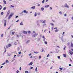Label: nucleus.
I'll return each mask as SVG.
<instances>
[{
    "instance_id": "obj_25",
    "label": "nucleus",
    "mask_w": 73,
    "mask_h": 73,
    "mask_svg": "<svg viewBox=\"0 0 73 73\" xmlns=\"http://www.w3.org/2000/svg\"><path fill=\"white\" fill-rule=\"evenodd\" d=\"M7 9V8L6 7H4L3 9V10H5V9Z\"/></svg>"
},
{
    "instance_id": "obj_18",
    "label": "nucleus",
    "mask_w": 73,
    "mask_h": 73,
    "mask_svg": "<svg viewBox=\"0 0 73 73\" xmlns=\"http://www.w3.org/2000/svg\"><path fill=\"white\" fill-rule=\"evenodd\" d=\"M37 25H38V27H40V23H38Z\"/></svg>"
},
{
    "instance_id": "obj_54",
    "label": "nucleus",
    "mask_w": 73,
    "mask_h": 73,
    "mask_svg": "<svg viewBox=\"0 0 73 73\" xmlns=\"http://www.w3.org/2000/svg\"><path fill=\"white\" fill-rule=\"evenodd\" d=\"M50 55H49V54H48V55L47 56V57H49V56Z\"/></svg>"
},
{
    "instance_id": "obj_60",
    "label": "nucleus",
    "mask_w": 73,
    "mask_h": 73,
    "mask_svg": "<svg viewBox=\"0 0 73 73\" xmlns=\"http://www.w3.org/2000/svg\"><path fill=\"white\" fill-rule=\"evenodd\" d=\"M59 13L60 14H62V13L61 12H59Z\"/></svg>"
},
{
    "instance_id": "obj_42",
    "label": "nucleus",
    "mask_w": 73,
    "mask_h": 73,
    "mask_svg": "<svg viewBox=\"0 0 73 73\" xmlns=\"http://www.w3.org/2000/svg\"><path fill=\"white\" fill-rule=\"evenodd\" d=\"M39 58L40 59V58H41V56H39Z\"/></svg>"
},
{
    "instance_id": "obj_48",
    "label": "nucleus",
    "mask_w": 73,
    "mask_h": 73,
    "mask_svg": "<svg viewBox=\"0 0 73 73\" xmlns=\"http://www.w3.org/2000/svg\"><path fill=\"white\" fill-rule=\"evenodd\" d=\"M43 41H45V38H43Z\"/></svg>"
},
{
    "instance_id": "obj_46",
    "label": "nucleus",
    "mask_w": 73,
    "mask_h": 73,
    "mask_svg": "<svg viewBox=\"0 0 73 73\" xmlns=\"http://www.w3.org/2000/svg\"><path fill=\"white\" fill-rule=\"evenodd\" d=\"M2 8H3V7L1 6V8H0V11L1 10V9H2Z\"/></svg>"
},
{
    "instance_id": "obj_26",
    "label": "nucleus",
    "mask_w": 73,
    "mask_h": 73,
    "mask_svg": "<svg viewBox=\"0 0 73 73\" xmlns=\"http://www.w3.org/2000/svg\"><path fill=\"white\" fill-rule=\"evenodd\" d=\"M46 22V21L44 20V21L42 23V24H44V23H45Z\"/></svg>"
},
{
    "instance_id": "obj_34",
    "label": "nucleus",
    "mask_w": 73,
    "mask_h": 73,
    "mask_svg": "<svg viewBox=\"0 0 73 73\" xmlns=\"http://www.w3.org/2000/svg\"><path fill=\"white\" fill-rule=\"evenodd\" d=\"M40 39H41L40 38H38L37 39V40L38 41H40Z\"/></svg>"
},
{
    "instance_id": "obj_53",
    "label": "nucleus",
    "mask_w": 73,
    "mask_h": 73,
    "mask_svg": "<svg viewBox=\"0 0 73 73\" xmlns=\"http://www.w3.org/2000/svg\"><path fill=\"white\" fill-rule=\"evenodd\" d=\"M3 34H2V35H1V37H3Z\"/></svg>"
},
{
    "instance_id": "obj_47",
    "label": "nucleus",
    "mask_w": 73,
    "mask_h": 73,
    "mask_svg": "<svg viewBox=\"0 0 73 73\" xmlns=\"http://www.w3.org/2000/svg\"><path fill=\"white\" fill-rule=\"evenodd\" d=\"M58 58L59 59H60V56H58Z\"/></svg>"
},
{
    "instance_id": "obj_51",
    "label": "nucleus",
    "mask_w": 73,
    "mask_h": 73,
    "mask_svg": "<svg viewBox=\"0 0 73 73\" xmlns=\"http://www.w3.org/2000/svg\"><path fill=\"white\" fill-rule=\"evenodd\" d=\"M46 31H47V29H45V30H44V32H46Z\"/></svg>"
},
{
    "instance_id": "obj_12",
    "label": "nucleus",
    "mask_w": 73,
    "mask_h": 73,
    "mask_svg": "<svg viewBox=\"0 0 73 73\" xmlns=\"http://www.w3.org/2000/svg\"><path fill=\"white\" fill-rule=\"evenodd\" d=\"M33 64V62H31L29 64V65H32Z\"/></svg>"
},
{
    "instance_id": "obj_15",
    "label": "nucleus",
    "mask_w": 73,
    "mask_h": 73,
    "mask_svg": "<svg viewBox=\"0 0 73 73\" xmlns=\"http://www.w3.org/2000/svg\"><path fill=\"white\" fill-rule=\"evenodd\" d=\"M41 11H44V8L43 7H42L41 8Z\"/></svg>"
},
{
    "instance_id": "obj_10",
    "label": "nucleus",
    "mask_w": 73,
    "mask_h": 73,
    "mask_svg": "<svg viewBox=\"0 0 73 73\" xmlns=\"http://www.w3.org/2000/svg\"><path fill=\"white\" fill-rule=\"evenodd\" d=\"M3 2L5 4H7V2H6V1H5V0H3Z\"/></svg>"
},
{
    "instance_id": "obj_30",
    "label": "nucleus",
    "mask_w": 73,
    "mask_h": 73,
    "mask_svg": "<svg viewBox=\"0 0 73 73\" xmlns=\"http://www.w3.org/2000/svg\"><path fill=\"white\" fill-rule=\"evenodd\" d=\"M1 15H4V12H2L1 13Z\"/></svg>"
},
{
    "instance_id": "obj_14",
    "label": "nucleus",
    "mask_w": 73,
    "mask_h": 73,
    "mask_svg": "<svg viewBox=\"0 0 73 73\" xmlns=\"http://www.w3.org/2000/svg\"><path fill=\"white\" fill-rule=\"evenodd\" d=\"M11 54L8 53L7 54V56H11Z\"/></svg>"
},
{
    "instance_id": "obj_35",
    "label": "nucleus",
    "mask_w": 73,
    "mask_h": 73,
    "mask_svg": "<svg viewBox=\"0 0 73 73\" xmlns=\"http://www.w3.org/2000/svg\"><path fill=\"white\" fill-rule=\"evenodd\" d=\"M1 65H5V62L3 63Z\"/></svg>"
},
{
    "instance_id": "obj_27",
    "label": "nucleus",
    "mask_w": 73,
    "mask_h": 73,
    "mask_svg": "<svg viewBox=\"0 0 73 73\" xmlns=\"http://www.w3.org/2000/svg\"><path fill=\"white\" fill-rule=\"evenodd\" d=\"M44 43L45 44H48V42H46V41H45L44 42Z\"/></svg>"
},
{
    "instance_id": "obj_24",
    "label": "nucleus",
    "mask_w": 73,
    "mask_h": 73,
    "mask_svg": "<svg viewBox=\"0 0 73 73\" xmlns=\"http://www.w3.org/2000/svg\"><path fill=\"white\" fill-rule=\"evenodd\" d=\"M64 57H66V55L65 54H63Z\"/></svg>"
},
{
    "instance_id": "obj_23",
    "label": "nucleus",
    "mask_w": 73,
    "mask_h": 73,
    "mask_svg": "<svg viewBox=\"0 0 73 73\" xmlns=\"http://www.w3.org/2000/svg\"><path fill=\"white\" fill-rule=\"evenodd\" d=\"M27 32L29 34H31V32L30 31H28Z\"/></svg>"
},
{
    "instance_id": "obj_38",
    "label": "nucleus",
    "mask_w": 73,
    "mask_h": 73,
    "mask_svg": "<svg viewBox=\"0 0 73 73\" xmlns=\"http://www.w3.org/2000/svg\"><path fill=\"white\" fill-rule=\"evenodd\" d=\"M28 73V71H25V73Z\"/></svg>"
},
{
    "instance_id": "obj_7",
    "label": "nucleus",
    "mask_w": 73,
    "mask_h": 73,
    "mask_svg": "<svg viewBox=\"0 0 73 73\" xmlns=\"http://www.w3.org/2000/svg\"><path fill=\"white\" fill-rule=\"evenodd\" d=\"M9 13H10V12L9 11H8V12H7L6 17H7L8 16V15H9Z\"/></svg>"
},
{
    "instance_id": "obj_50",
    "label": "nucleus",
    "mask_w": 73,
    "mask_h": 73,
    "mask_svg": "<svg viewBox=\"0 0 73 73\" xmlns=\"http://www.w3.org/2000/svg\"><path fill=\"white\" fill-rule=\"evenodd\" d=\"M19 50H20V48L19 47H18V51H19Z\"/></svg>"
},
{
    "instance_id": "obj_29",
    "label": "nucleus",
    "mask_w": 73,
    "mask_h": 73,
    "mask_svg": "<svg viewBox=\"0 0 73 73\" xmlns=\"http://www.w3.org/2000/svg\"><path fill=\"white\" fill-rule=\"evenodd\" d=\"M66 48V46H64V50H65V48Z\"/></svg>"
},
{
    "instance_id": "obj_56",
    "label": "nucleus",
    "mask_w": 73,
    "mask_h": 73,
    "mask_svg": "<svg viewBox=\"0 0 73 73\" xmlns=\"http://www.w3.org/2000/svg\"><path fill=\"white\" fill-rule=\"evenodd\" d=\"M46 25V24L44 23L43 25V26L44 27V26H45V25Z\"/></svg>"
},
{
    "instance_id": "obj_17",
    "label": "nucleus",
    "mask_w": 73,
    "mask_h": 73,
    "mask_svg": "<svg viewBox=\"0 0 73 73\" xmlns=\"http://www.w3.org/2000/svg\"><path fill=\"white\" fill-rule=\"evenodd\" d=\"M34 53H35V54H37V53H38L39 52H35L34 51Z\"/></svg>"
},
{
    "instance_id": "obj_20",
    "label": "nucleus",
    "mask_w": 73,
    "mask_h": 73,
    "mask_svg": "<svg viewBox=\"0 0 73 73\" xmlns=\"http://www.w3.org/2000/svg\"><path fill=\"white\" fill-rule=\"evenodd\" d=\"M71 47H73V44L72 42L71 43Z\"/></svg>"
},
{
    "instance_id": "obj_16",
    "label": "nucleus",
    "mask_w": 73,
    "mask_h": 73,
    "mask_svg": "<svg viewBox=\"0 0 73 73\" xmlns=\"http://www.w3.org/2000/svg\"><path fill=\"white\" fill-rule=\"evenodd\" d=\"M35 6L32 7L31 8L32 9H35Z\"/></svg>"
},
{
    "instance_id": "obj_57",
    "label": "nucleus",
    "mask_w": 73,
    "mask_h": 73,
    "mask_svg": "<svg viewBox=\"0 0 73 73\" xmlns=\"http://www.w3.org/2000/svg\"><path fill=\"white\" fill-rule=\"evenodd\" d=\"M22 13H23V11L20 14L21 15V14H22Z\"/></svg>"
},
{
    "instance_id": "obj_63",
    "label": "nucleus",
    "mask_w": 73,
    "mask_h": 73,
    "mask_svg": "<svg viewBox=\"0 0 73 73\" xmlns=\"http://www.w3.org/2000/svg\"><path fill=\"white\" fill-rule=\"evenodd\" d=\"M72 59H70V62H72Z\"/></svg>"
},
{
    "instance_id": "obj_45",
    "label": "nucleus",
    "mask_w": 73,
    "mask_h": 73,
    "mask_svg": "<svg viewBox=\"0 0 73 73\" xmlns=\"http://www.w3.org/2000/svg\"><path fill=\"white\" fill-rule=\"evenodd\" d=\"M18 53L19 54H21V51H20Z\"/></svg>"
},
{
    "instance_id": "obj_19",
    "label": "nucleus",
    "mask_w": 73,
    "mask_h": 73,
    "mask_svg": "<svg viewBox=\"0 0 73 73\" xmlns=\"http://www.w3.org/2000/svg\"><path fill=\"white\" fill-rule=\"evenodd\" d=\"M17 57H20L21 56V55L20 54H18L17 55Z\"/></svg>"
},
{
    "instance_id": "obj_58",
    "label": "nucleus",
    "mask_w": 73,
    "mask_h": 73,
    "mask_svg": "<svg viewBox=\"0 0 73 73\" xmlns=\"http://www.w3.org/2000/svg\"><path fill=\"white\" fill-rule=\"evenodd\" d=\"M19 70H17V73H19Z\"/></svg>"
},
{
    "instance_id": "obj_52",
    "label": "nucleus",
    "mask_w": 73,
    "mask_h": 73,
    "mask_svg": "<svg viewBox=\"0 0 73 73\" xmlns=\"http://www.w3.org/2000/svg\"><path fill=\"white\" fill-rule=\"evenodd\" d=\"M64 16H65V17H66V14H65L64 15Z\"/></svg>"
},
{
    "instance_id": "obj_37",
    "label": "nucleus",
    "mask_w": 73,
    "mask_h": 73,
    "mask_svg": "<svg viewBox=\"0 0 73 73\" xmlns=\"http://www.w3.org/2000/svg\"><path fill=\"white\" fill-rule=\"evenodd\" d=\"M44 2H45V0H43L42 1V3H44Z\"/></svg>"
},
{
    "instance_id": "obj_22",
    "label": "nucleus",
    "mask_w": 73,
    "mask_h": 73,
    "mask_svg": "<svg viewBox=\"0 0 73 73\" xmlns=\"http://www.w3.org/2000/svg\"><path fill=\"white\" fill-rule=\"evenodd\" d=\"M34 16L35 17L36 16H37V13H36V12H35V14Z\"/></svg>"
},
{
    "instance_id": "obj_1",
    "label": "nucleus",
    "mask_w": 73,
    "mask_h": 73,
    "mask_svg": "<svg viewBox=\"0 0 73 73\" xmlns=\"http://www.w3.org/2000/svg\"><path fill=\"white\" fill-rule=\"evenodd\" d=\"M38 35V33H35L33 35H32V37H35Z\"/></svg>"
},
{
    "instance_id": "obj_32",
    "label": "nucleus",
    "mask_w": 73,
    "mask_h": 73,
    "mask_svg": "<svg viewBox=\"0 0 73 73\" xmlns=\"http://www.w3.org/2000/svg\"><path fill=\"white\" fill-rule=\"evenodd\" d=\"M4 49H5V52H6V48H5V47H4Z\"/></svg>"
},
{
    "instance_id": "obj_62",
    "label": "nucleus",
    "mask_w": 73,
    "mask_h": 73,
    "mask_svg": "<svg viewBox=\"0 0 73 73\" xmlns=\"http://www.w3.org/2000/svg\"><path fill=\"white\" fill-rule=\"evenodd\" d=\"M3 66H1V67H0V68L1 69V68H3Z\"/></svg>"
},
{
    "instance_id": "obj_59",
    "label": "nucleus",
    "mask_w": 73,
    "mask_h": 73,
    "mask_svg": "<svg viewBox=\"0 0 73 73\" xmlns=\"http://www.w3.org/2000/svg\"><path fill=\"white\" fill-rule=\"evenodd\" d=\"M44 51V49L42 48V52Z\"/></svg>"
},
{
    "instance_id": "obj_49",
    "label": "nucleus",
    "mask_w": 73,
    "mask_h": 73,
    "mask_svg": "<svg viewBox=\"0 0 73 73\" xmlns=\"http://www.w3.org/2000/svg\"><path fill=\"white\" fill-rule=\"evenodd\" d=\"M15 45H17V43L16 42H15L14 43Z\"/></svg>"
},
{
    "instance_id": "obj_61",
    "label": "nucleus",
    "mask_w": 73,
    "mask_h": 73,
    "mask_svg": "<svg viewBox=\"0 0 73 73\" xmlns=\"http://www.w3.org/2000/svg\"><path fill=\"white\" fill-rule=\"evenodd\" d=\"M39 21H40L41 22H42V21H42V20H40Z\"/></svg>"
},
{
    "instance_id": "obj_11",
    "label": "nucleus",
    "mask_w": 73,
    "mask_h": 73,
    "mask_svg": "<svg viewBox=\"0 0 73 73\" xmlns=\"http://www.w3.org/2000/svg\"><path fill=\"white\" fill-rule=\"evenodd\" d=\"M23 12L24 13H28V11L26 10H24Z\"/></svg>"
},
{
    "instance_id": "obj_43",
    "label": "nucleus",
    "mask_w": 73,
    "mask_h": 73,
    "mask_svg": "<svg viewBox=\"0 0 73 73\" xmlns=\"http://www.w3.org/2000/svg\"><path fill=\"white\" fill-rule=\"evenodd\" d=\"M62 69H63V68H60L59 69L60 70H62Z\"/></svg>"
},
{
    "instance_id": "obj_44",
    "label": "nucleus",
    "mask_w": 73,
    "mask_h": 73,
    "mask_svg": "<svg viewBox=\"0 0 73 73\" xmlns=\"http://www.w3.org/2000/svg\"><path fill=\"white\" fill-rule=\"evenodd\" d=\"M19 20H18L17 21H16V23H17V22H19Z\"/></svg>"
},
{
    "instance_id": "obj_55",
    "label": "nucleus",
    "mask_w": 73,
    "mask_h": 73,
    "mask_svg": "<svg viewBox=\"0 0 73 73\" xmlns=\"http://www.w3.org/2000/svg\"><path fill=\"white\" fill-rule=\"evenodd\" d=\"M39 21H40V20L37 21V23H38L39 22Z\"/></svg>"
},
{
    "instance_id": "obj_5",
    "label": "nucleus",
    "mask_w": 73,
    "mask_h": 73,
    "mask_svg": "<svg viewBox=\"0 0 73 73\" xmlns=\"http://www.w3.org/2000/svg\"><path fill=\"white\" fill-rule=\"evenodd\" d=\"M4 27H5L7 25V20H4Z\"/></svg>"
},
{
    "instance_id": "obj_39",
    "label": "nucleus",
    "mask_w": 73,
    "mask_h": 73,
    "mask_svg": "<svg viewBox=\"0 0 73 73\" xmlns=\"http://www.w3.org/2000/svg\"><path fill=\"white\" fill-rule=\"evenodd\" d=\"M16 37H17L19 38V36L18 35H17Z\"/></svg>"
},
{
    "instance_id": "obj_3",
    "label": "nucleus",
    "mask_w": 73,
    "mask_h": 73,
    "mask_svg": "<svg viewBox=\"0 0 73 73\" xmlns=\"http://www.w3.org/2000/svg\"><path fill=\"white\" fill-rule=\"evenodd\" d=\"M12 46V45L11 44H8V45H7L6 48L7 49L8 48V47H11Z\"/></svg>"
},
{
    "instance_id": "obj_31",
    "label": "nucleus",
    "mask_w": 73,
    "mask_h": 73,
    "mask_svg": "<svg viewBox=\"0 0 73 73\" xmlns=\"http://www.w3.org/2000/svg\"><path fill=\"white\" fill-rule=\"evenodd\" d=\"M9 62L8 61V60H7L5 62L6 63H8Z\"/></svg>"
},
{
    "instance_id": "obj_21",
    "label": "nucleus",
    "mask_w": 73,
    "mask_h": 73,
    "mask_svg": "<svg viewBox=\"0 0 73 73\" xmlns=\"http://www.w3.org/2000/svg\"><path fill=\"white\" fill-rule=\"evenodd\" d=\"M49 5H46L45 6V8H48V7H49Z\"/></svg>"
},
{
    "instance_id": "obj_28",
    "label": "nucleus",
    "mask_w": 73,
    "mask_h": 73,
    "mask_svg": "<svg viewBox=\"0 0 73 73\" xmlns=\"http://www.w3.org/2000/svg\"><path fill=\"white\" fill-rule=\"evenodd\" d=\"M37 67H36V68H35V71L37 72Z\"/></svg>"
},
{
    "instance_id": "obj_40",
    "label": "nucleus",
    "mask_w": 73,
    "mask_h": 73,
    "mask_svg": "<svg viewBox=\"0 0 73 73\" xmlns=\"http://www.w3.org/2000/svg\"><path fill=\"white\" fill-rule=\"evenodd\" d=\"M61 38V40L62 41H64V40H63V39H62V38Z\"/></svg>"
},
{
    "instance_id": "obj_36",
    "label": "nucleus",
    "mask_w": 73,
    "mask_h": 73,
    "mask_svg": "<svg viewBox=\"0 0 73 73\" xmlns=\"http://www.w3.org/2000/svg\"><path fill=\"white\" fill-rule=\"evenodd\" d=\"M50 25H52L53 26L54 25L53 23H50Z\"/></svg>"
},
{
    "instance_id": "obj_64",
    "label": "nucleus",
    "mask_w": 73,
    "mask_h": 73,
    "mask_svg": "<svg viewBox=\"0 0 73 73\" xmlns=\"http://www.w3.org/2000/svg\"><path fill=\"white\" fill-rule=\"evenodd\" d=\"M17 17H18V16H17L15 17V18H17Z\"/></svg>"
},
{
    "instance_id": "obj_4",
    "label": "nucleus",
    "mask_w": 73,
    "mask_h": 73,
    "mask_svg": "<svg viewBox=\"0 0 73 73\" xmlns=\"http://www.w3.org/2000/svg\"><path fill=\"white\" fill-rule=\"evenodd\" d=\"M64 7L65 8H67L68 9H69V5H68V4H67L66 3L65 4Z\"/></svg>"
},
{
    "instance_id": "obj_2",
    "label": "nucleus",
    "mask_w": 73,
    "mask_h": 73,
    "mask_svg": "<svg viewBox=\"0 0 73 73\" xmlns=\"http://www.w3.org/2000/svg\"><path fill=\"white\" fill-rule=\"evenodd\" d=\"M13 15H14V14H13V13H11V14L9 16L8 18V19H11V18L12 17V16H13Z\"/></svg>"
},
{
    "instance_id": "obj_33",
    "label": "nucleus",
    "mask_w": 73,
    "mask_h": 73,
    "mask_svg": "<svg viewBox=\"0 0 73 73\" xmlns=\"http://www.w3.org/2000/svg\"><path fill=\"white\" fill-rule=\"evenodd\" d=\"M15 34V32H13L12 33V35H13Z\"/></svg>"
},
{
    "instance_id": "obj_8",
    "label": "nucleus",
    "mask_w": 73,
    "mask_h": 73,
    "mask_svg": "<svg viewBox=\"0 0 73 73\" xmlns=\"http://www.w3.org/2000/svg\"><path fill=\"white\" fill-rule=\"evenodd\" d=\"M69 52L70 53V54H71V55H72V54H73V52H72V51H70Z\"/></svg>"
},
{
    "instance_id": "obj_41",
    "label": "nucleus",
    "mask_w": 73,
    "mask_h": 73,
    "mask_svg": "<svg viewBox=\"0 0 73 73\" xmlns=\"http://www.w3.org/2000/svg\"><path fill=\"white\" fill-rule=\"evenodd\" d=\"M55 31L56 32H58V30L57 29H56L55 30Z\"/></svg>"
},
{
    "instance_id": "obj_9",
    "label": "nucleus",
    "mask_w": 73,
    "mask_h": 73,
    "mask_svg": "<svg viewBox=\"0 0 73 73\" xmlns=\"http://www.w3.org/2000/svg\"><path fill=\"white\" fill-rule=\"evenodd\" d=\"M30 42V40H28L26 42V44H28Z\"/></svg>"
},
{
    "instance_id": "obj_13",
    "label": "nucleus",
    "mask_w": 73,
    "mask_h": 73,
    "mask_svg": "<svg viewBox=\"0 0 73 73\" xmlns=\"http://www.w3.org/2000/svg\"><path fill=\"white\" fill-rule=\"evenodd\" d=\"M20 25H23V22H21V23H20Z\"/></svg>"
},
{
    "instance_id": "obj_6",
    "label": "nucleus",
    "mask_w": 73,
    "mask_h": 73,
    "mask_svg": "<svg viewBox=\"0 0 73 73\" xmlns=\"http://www.w3.org/2000/svg\"><path fill=\"white\" fill-rule=\"evenodd\" d=\"M22 33H24V34H25V35H27V31H23Z\"/></svg>"
}]
</instances>
